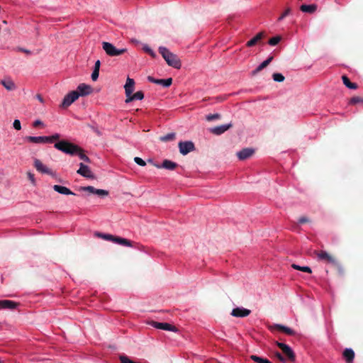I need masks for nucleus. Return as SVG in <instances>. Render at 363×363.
Here are the masks:
<instances>
[{"label":"nucleus","mask_w":363,"mask_h":363,"mask_svg":"<svg viewBox=\"0 0 363 363\" xmlns=\"http://www.w3.org/2000/svg\"><path fill=\"white\" fill-rule=\"evenodd\" d=\"M276 345L277 347L281 350L283 353L287 357L288 359L291 362H294L296 359V355L291 348L282 342H276Z\"/></svg>","instance_id":"nucleus-7"},{"label":"nucleus","mask_w":363,"mask_h":363,"mask_svg":"<svg viewBox=\"0 0 363 363\" xmlns=\"http://www.w3.org/2000/svg\"><path fill=\"white\" fill-rule=\"evenodd\" d=\"M135 82L133 79L128 77L124 86L126 97L130 95L134 91Z\"/></svg>","instance_id":"nucleus-20"},{"label":"nucleus","mask_w":363,"mask_h":363,"mask_svg":"<svg viewBox=\"0 0 363 363\" xmlns=\"http://www.w3.org/2000/svg\"><path fill=\"white\" fill-rule=\"evenodd\" d=\"M37 99L41 102V103H43L44 100L43 99V97L40 95V94H38L36 96Z\"/></svg>","instance_id":"nucleus-54"},{"label":"nucleus","mask_w":363,"mask_h":363,"mask_svg":"<svg viewBox=\"0 0 363 363\" xmlns=\"http://www.w3.org/2000/svg\"><path fill=\"white\" fill-rule=\"evenodd\" d=\"M300 9L303 12L313 13L317 10L316 4H303L301 6Z\"/></svg>","instance_id":"nucleus-26"},{"label":"nucleus","mask_w":363,"mask_h":363,"mask_svg":"<svg viewBox=\"0 0 363 363\" xmlns=\"http://www.w3.org/2000/svg\"><path fill=\"white\" fill-rule=\"evenodd\" d=\"M102 48L106 55L111 57L118 56L127 52L126 48L117 49L113 44L108 42H103Z\"/></svg>","instance_id":"nucleus-4"},{"label":"nucleus","mask_w":363,"mask_h":363,"mask_svg":"<svg viewBox=\"0 0 363 363\" xmlns=\"http://www.w3.org/2000/svg\"><path fill=\"white\" fill-rule=\"evenodd\" d=\"M79 96L77 91H72L68 93L63 99L61 107L66 108L74 102Z\"/></svg>","instance_id":"nucleus-6"},{"label":"nucleus","mask_w":363,"mask_h":363,"mask_svg":"<svg viewBox=\"0 0 363 363\" xmlns=\"http://www.w3.org/2000/svg\"><path fill=\"white\" fill-rule=\"evenodd\" d=\"M19 305L18 303L11 300H1L0 301V309L9 308L14 309Z\"/></svg>","instance_id":"nucleus-19"},{"label":"nucleus","mask_w":363,"mask_h":363,"mask_svg":"<svg viewBox=\"0 0 363 363\" xmlns=\"http://www.w3.org/2000/svg\"><path fill=\"white\" fill-rule=\"evenodd\" d=\"M149 163L152 164L155 167L160 169L164 168L168 170H174L178 167V164L169 160H164L162 164L154 163L152 160H148Z\"/></svg>","instance_id":"nucleus-9"},{"label":"nucleus","mask_w":363,"mask_h":363,"mask_svg":"<svg viewBox=\"0 0 363 363\" xmlns=\"http://www.w3.org/2000/svg\"><path fill=\"white\" fill-rule=\"evenodd\" d=\"M147 80L150 82L162 85L164 87H169L172 84V78L157 79H155L153 77L148 76Z\"/></svg>","instance_id":"nucleus-14"},{"label":"nucleus","mask_w":363,"mask_h":363,"mask_svg":"<svg viewBox=\"0 0 363 363\" xmlns=\"http://www.w3.org/2000/svg\"><path fill=\"white\" fill-rule=\"evenodd\" d=\"M27 175H28V178L29 179V180L31 182V183L35 185V177H34V174H32L31 172H28L27 173Z\"/></svg>","instance_id":"nucleus-46"},{"label":"nucleus","mask_w":363,"mask_h":363,"mask_svg":"<svg viewBox=\"0 0 363 363\" xmlns=\"http://www.w3.org/2000/svg\"><path fill=\"white\" fill-rule=\"evenodd\" d=\"M263 69L264 68L262 67H261V65H259L255 70L252 71V74L253 75L257 74L258 72L262 71Z\"/></svg>","instance_id":"nucleus-50"},{"label":"nucleus","mask_w":363,"mask_h":363,"mask_svg":"<svg viewBox=\"0 0 363 363\" xmlns=\"http://www.w3.org/2000/svg\"><path fill=\"white\" fill-rule=\"evenodd\" d=\"M53 189L61 194H65V195H75L74 193H73L70 189H69L68 188L65 187V186H60V185H54L53 186Z\"/></svg>","instance_id":"nucleus-24"},{"label":"nucleus","mask_w":363,"mask_h":363,"mask_svg":"<svg viewBox=\"0 0 363 363\" xmlns=\"http://www.w3.org/2000/svg\"><path fill=\"white\" fill-rule=\"evenodd\" d=\"M77 173L88 179H95V176L90 168L82 162L79 164V169L77 171Z\"/></svg>","instance_id":"nucleus-12"},{"label":"nucleus","mask_w":363,"mask_h":363,"mask_svg":"<svg viewBox=\"0 0 363 363\" xmlns=\"http://www.w3.org/2000/svg\"><path fill=\"white\" fill-rule=\"evenodd\" d=\"M17 49H18V51L24 52V53H26L27 55H30L31 54V52L29 50H27V49H25V48H18Z\"/></svg>","instance_id":"nucleus-49"},{"label":"nucleus","mask_w":363,"mask_h":363,"mask_svg":"<svg viewBox=\"0 0 363 363\" xmlns=\"http://www.w3.org/2000/svg\"><path fill=\"white\" fill-rule=\"evenodd\" d=\"M250 358L256 363H267V361L268 360L267 358H263L255 354L251 355Z\"/></svg>","instance_id":"nucleus-32"},{"label":"nucleus","mask_w":363,"mask_h":363,"mask_svg":"<svg viewBox=\"0 0 363 363\" xmlns=\"http://www.w3.org/2000/svg\"><path fill=\"white\" fill-rule=\"evenodd\" d=\"M251 313V311L245 308H235L233 309L231 315L234 317L244 318L248 316Z\"/></svg>","instance_id":"nucleus-15"},{"label":"nucleus","mask_w":363,"mask_h":363,"mask_svg":"<svg viewBox=\"0 0 363 363\" xmlns=\"http://www.w3.org/2000/svg\"><path fill=\"white\" fill-rule=\"evenodd\" d=\"M80 190L83 191H88L90 194H94L96 189L94 186H81Z\"/></svg>","instance_id":"nucleus-38"},{"label":"nucleus","mask_w":363,"mask_h":363,"mask_svg":"<svg viewBox=\"0 0 363 363\" xmlns=\"http://www.w3.org/2000/svg\"><path fill=\"white\" fill-rule=\"evenodd\" d=\"M227 99L226 96H217L216 98V102H221Z\"/></svg>","instance_id":"nucleus-53"},{"label":"nucleus","mask_w":363,"mask_h":363,"mask_svg":"<svg viewBox=\"0 0 363 363\" xmlns=\"http://www.w3.org/2000/svg\"><path fill=\"white\" fill-rule=\"evenodd\" d=\"M314 254L316 255L318 260L323 261L333 265H337L338 264L336 259L326 251H315Z\"/></svg>","instance_id":"nucleus-5"},{"label":"nucleus","mask_w":363,"mask_h":363,"mask_svg":"<svg viewBox=\"0 0 363 363\" xmlns=\"http://www.w3.org/2000/svg\"><path fill=\"white\" fill-rule=\"evenodd\" d=\"M100 65H101V62L100 60H97L96 62H95V65H94V70H98L99 71V69H100Z\"/></svg>","instance_id":"nucleus-52"},{"label":"nucleus","mask_w":363,"mask_h":363,"mask_svg":"<svg viewBox=\"0 0 363 363\" xmlns=\"http://www.w3.org/2000/svg\"><path fill=\"white\" fill-rule=\"evenodd\" d=\"M149 325H150L151 326H152L155 328L160 329V330H169V331H173V332L177 331V329L174 325H172L167 323H159V322L152 320V321L149 322Z\"/></svg>","instance_id":"nucleus-11"},{"label":"nucleus","mask_w":363,"mask_h":363,"mask_svg":"<svg viewBox=\"0 0 363 363\" xmlns=\"http://www.w3.org/2000/svg\"><path fill=\"white\" fill-rule=\"evenodd\" d=\"M33 127L36 128V127H38L40 125H43V122L41 121L36 120V121H35L33 122Z\"/></svg>","instance_id":"nucleus-51"},{"label":"nucleus","mask_w":363,"mask_h":363,"mask_svg":"<svg viewBox=\"0 0 363 363\" xmlns=\"http://www.w3.org/2000/svg\"><path fill=\"white\" fill-rule=\"evenodd\" d=\"M13 126L16 130H20L21 129V125L20 121L18 119L14 120Z\"/></svg>","instance_id":"nucleus-44"},{"label":"nucleus","mask_w":363,"mask_h":363,"mask_svg":"<svg viewBox=\"0 0 363 363\" xmlns=\"http://www.w3.org/2000/svg\"><path fill=\"white\" fill-rule=\"evenodd\" d=\"M342 82L343 84L349 89H357L358 86L356 83L351 82L350 79L346 76L343 75L342 77Z\"/></svg>","instance_id":"nucleus-28"},{"label":"nucleus","mask_w":363,"mask_h":363,"mask_svg":"<svg viewBox=\"0 0 363 363\" xmlns=\"http://www.w3.org/2000/svg\"><path fill=\"white\" fill-rule=\"evenodd\" d=\"M275 357L281 362H284L285 361V358L283 357V355L279 352H275L274 354Z\"/></svg>","instance_id":"nucleus-48"},{"label":"nucleus","mask_w":363,"mask_h":363,"mask_svg":"<svg viewBox=\"0 0 363 363\" xmlns=\"http://www.w3.org/2000/svg\"><path fill=\"white\" fill-rule=\"evenodd\" d=\"M233 127L231 123L213 127L209 129L210 133L216 135H220Z\"/></svg>","instance_id":"nucleus-13"},{"label":"nucleus","mask_w":363,"mask_h":363,"mask_svg":"<svg viewBox=\"0 0 363 363\" xmlns=\"http://www.w3.org/2000/svg\"><path fill=\"white\" fill-rule=\"evenodd\" d=\"M221 118V115L220 113H213V114H208L206 116V119L208 121H213L216 120H219Z\"/></svg>","instance_id":"nucleus-33"},{"label":"nucleus","mask_w":363,"mask_h":363,"mask_svg":"<svg viewBox=\"0 0 363 363\" xmlns=\"http://www.w3.org/2000/svg\"><path fill=\"white\" fill-rule=\"evenodd\" d=\"M48 138L47 143H52L55 140H58L60 138V135L59 133H55L50 136H46Z\"/></svg>","instance_id":"nucleus-36"},{"label":"nucleus","mask_w":363,"mask_h":363,"mask_svg":"<svg viewBox=\"0 0 363 363\" xmlns=\"http://www.w3.org/2000/svg\"><path fill=\"white\" fill-rule=\"evenodd\" d=\"M76 91H78L79 96H87L92 92V87L86 84H80Z\"/></svg>","instance_id":"nucleus-18"},{"label":"nucleus","mask_w":363,"mask_h":363,"mask_svg":"<svg viewBox=\"0 0 363 363\" xmlns=\"http://www.w3.org/2000/svg\"><path fill=\"white\" fill-rule=\"evenodd\" d=\"M159 52L169 66L175 69H180L182 63L177 55L170 52L167 48L162 46L159 48Z\"/></svg>","instance_id":"nucleus-1"},{"label":"nucleus","mask_w":363,"mask_h":363,"mask_svg":"<svg viewBox=\"0 0 363 363\" xmlns=\"http://www.w3.org/2000/svg\"><path fill=\"white\" fill-rule=\"evenodd\" d=\"M290 13H291V9L290 8H287L284 11V13L279 17L278 21H280L283 20L286 16L289 15Z\"/></svg>","instance_id":"nucleus-41"},{"label":"nucleus","mask_w":363,"mask_h":363,"mask_svg":"<svg viewBox=\"0 0 363 363\" xmlns=\"http://www.w3.org/2000/svg\"><path fill=\"white\" fill-rule=\"evenodd\" d=\"M273 59H274L273 56L269 57L266 60L263 61L260 64L261 67H262L263 68L267 67L269 65V63L272 61Z\"/></svg>","instance_id":"nucleus-40"},{"label":"nucleus","mask_w":363,"mask_h":363,"mask_svg":"<svg viewBox=\"0 0 363 363\" xmlns=\"http://www.w3.org/2000/svg\"><path fill=\"white\" fill-rule=\"evenodd\" d=\"M346 363H352L354 359V352L350 348H346L342 353Z\"/></svg>","instance_id":"nucleus-21"},{"label":"nucleus","mask_w":363,"mask_h":363,"mask_svg":"<svg viewBox=\"0 0 363 363\" xmlns=\"http://www.w3.org/2000/svg\"><path fill=\"white\" fill-rule=\"evenodd\" d=\"M281 39V36L277 35L275 37L270 38L268 43L270 45L274 46L280 42Z\"/></svg>","instance_id":"nucleus-35"},{"label":"nucleus","mask_w":363,"mask_h":363,"mask_svg":"<svg viewBox=\"0 0 363 363\" xmlns=\"http://www.w3.org/2000/svg\"><path fill=\"white\" fill-rule=\"evenodd\" d=\"M310 220L309 219L306 217V216H302L299 219H298V223L300 224H303V223H308Z\"/></svg>","instance_id":"nucleus-47"},{"label":"nucleus","mask_w":363,"mask_h":363,"mask_svg":"<svg viewBox=\"0 0 363 363\" xmlns=\"http://www.w3.org/2000/svg\"><path fill=\"white\" fill-rule=\"evenodd\" d=\"M33 165L39 172L49 174L53 177L55 176V173L47 166L44 165L43 162L38 159L34 160Z\"/></svg>","instance_id":"nucleus-10"},{"label":"nucleus","mask_w":363,"mask_h":363,"mask_svg":"<svg viewBox=\"0 0 363 363\" xmlns=\"http://www.w3.org/2000/svg\"><path fill=\"white\" fill-rule=\"evenodd\" d=\"M95 235L98 238H101L105 240L111 241L114 243L118 244L120 245L125 246V247H133V242L128 240L126 238H123L121 237L113 235L111 234H104L101 233H96Z\"/></svg>","instance_id":"nucleus-3"},{"label":"nucleus","mask_w":363,"mask_h":363,"mask_svg":"<svg viewBox=\"0 0 363 363\" xmlns=\"http://www.w3.org/2000/svg\"><path fill=\"white\" fill-rule=\"evenodd\" d=\"M176 134L174 133H170L165 135L161 136L160 140L162 142L172 141L175 139Z\"/></svg>","instance_id":"nucleus-29"},{"label":"nucleus","mask_w":363,"mask_h":363,"mask_svg":"<svg viewBox=\"0 0 363 363\" xmlns=\"http://www.w3.org/2000/svg\"><path fill=\"white\" fill-rule=\"evenodd\" d=\"M24 140L32 143H47L48 138L46 136H26Z\"/></svg>","instance_id":"nucleus-17"},{"label":"nucleus","mask_w":363,"mask_h":363,"mask_svg":"<svg viewBox=\"0 0 363 363\" xmlns=\"http://www.w3.org/2000/svg\"><path fill=\"white\" fill-rule=\"evenodd\" d=\"M76 155H78L82 160L86 162L89 163L91 162L90 159L84 154V150L82 147H80V151L77 152Z\"/></svg>","instance_id":"nucleus-31"},{"label":"nucleus","mask_w":363,"mask_h":363,"mask_svg":"<svg viewBox=\"0 0 363 363\" xmlns=\"http://www.w3.org/2000/svg\"><path fill=\"white\" fill-rule=\"evenodd\" d=\"M99 71L94 69V71L91 74V79L93 81H96L99 77Z\"/></svg>","instance_id":"nucleus-45"},{"label":"nucleus","mask_w":363,"mask_h":363,"mask_svg":"<svg viewBox=\"0 0 363 363\" xmlns=\"http://www.w3.org/2000/svg\"><path fill=\"white\" fill-rule=\"evenodd\" d=\"M132 42L133 43H139V41L138 40H135V39L132 40Z\"/></svg>","instance_id":"nucleus-55"},{"label":"nucleus","mask_w":363,"mask_h":363,"mask_svg":"<svg viewBox=\"0 0 363 363\" xmlns=\"http://www.w3.org/2000/svg\"><path fill=\"white\" fill-rule=\"evenodd\" d=\"M255 153V150L252 148H244L237 152V156L240 160H245L250 158Z\"/></svg>","instance_id":"nucleus-16"},{"label":"nucleus","mask_w":363,"mask_h":363,"mask_svg":"<svg viewBox=\"0 0 363 363\" xmlns=\"http://www.w3.org/2000/svg\"><path fill=\"white\" fill-rule=\"evenodd\" d=\"M291 267L294 269H295L296 270L301 271V272H307V273H311L312 272L311 269L309 267H301V266L297 265L296 264H293L291 265Z\"/></svg>","instance_id":"nucleus-30"},{"label":"nucleus","mask_w":363,"mask_h":363,"mask_svg":"<svg viewBox=\"0 0 363 363\" xmlns=\"http://www.w3.org/2000/svg\"><path fill=\"white\" fill-rule=\"evenodd\" d=\"M144 98V94L142 91H138L133 94H130L127 96L125 99V103H130L135 100H142Z\"/></svg>","instance_id":"nucleus-23"},{"label":"nucleus","mask_w":363,"mask_h":363,"mask_svg":"<svg viewBox=\"0 0 363 363\" xmlns=\"http://www.w3.org/2000/svg\"><path fill=\"white\" fill-rule=\"evenodd\" d=\"M143 50H144V52L150 55L152 57H156V53L147 45H144L143 47Z\"/></svg>","instance_id":"nucleus-34"},{"label":"nucleus","mask_w":363,"mask_h":363,"mask_svg":"<svg viewBox=\"0 0 363 363\" xmlns=\"http://www.w3.org/2000/svg\"><path fill=\"white\" fill-rule=\"evenodd\" d=\"M54 147L57 150L72 156L76 155L77 152L80 151L79 146L65 140L56 143Z\"/></svg>","instance_id":"nucleus-2"},{"label":"nucleus","mask_w":363,"mask_h":363,"mask_svg":"<svg viewBox=\"0 0 363 363\" xmlns=\"http://www.w3.org/2000/svg\"><path fill=\"white\" fill-rule=\"evenodd\" d=\"M95 194L100 196H106L108 195V191L104 189H96Z\"/></svg>","instance_id":"nucleus-39"},{"label":"nucleus","mask_w":363,"mask_h":363,"mask_svg":"<svg viewBox=\"0 0 363 363\" xmlns=\"http://www.w3.org/2000/svg\"><path fill=\"white\" fill-rule=\"evenodd\" d=\"M134 161L136 164H138L140 166L144 167L146 165V162L140 157H135L134 158Z\"/></svg>","instance_id":"nucleus-42"},{"label":"nucleus","mask_w":363,"mask_h":363,"mask_svg":"<svg viewBox=\"0 0 363 363\" xmlns=\"http://www.w3.org/2000/svg\"><path fill=\"white\" fill-rule=\"evenodd\" d=\"M272 78L275 82H281L284 80V77L280 73H274Z\"/></svg>","instance_id":"nucleus-37"},{"label":"nucleus","mask_w":363,"mask_h":363,"mask_svg":"<svg viewBox=\"0 0 363 363\" xmlns=\"http://www.w3.org/2000/svg\"><path fill=\"white\" fill-rule=\"evenodd\" d=\"M1 84L8 91H12V90L16 89V84L11 79H6L1 80Z\"/></svg>","instance_id":"nucleus-27"},{"label":"nucleus","mask_w":363,"mask_h":363,"mask_svg":"<svg viewBox=\"0 0 363 363\" xmlns=\"http://www.w3.org/2000/svg\"><path fill=\"white\" fill-rule=\"evenodd\" d=\"M272 329H275V330H280L289 335H295V332L294 330H293L292 329H291L290 328H288L286 326H284V325H279V324H275L272 327Z\"/></svg>","instance_id":"nucleus-22"},{"label":"nucleus","mask_w":363,"mask_h":363,"mask_svg":"<svg viewBox=\"0 0 363 363\" xmlns=\"http://www.w3.org/2000/svg\"><path fill=\"white\" fill-rule=\"evenodd\" d=\"M362 99H363V98H361V97H359V96H354V97H352L350 99V104H356L357 103L362 102Z\"/></svg>","instance_id":"nucleus-43"},{"label":"nucleus","mask_w":363,"mask_h":363,"mask_svg":"<svg viewBox=\"0 0 363 363\" xmlns=\"http://www.w3.org/2000/svg\"><path fill=\"white\" fill-rule=\"evenodd\" d=\"M179 149L182 155H186L195 150V145L191 141H181L179 143Z\"/></svg>","instance_id":"nucleus-8"},{"label":"nucleus","mask_w":363,"mask_h":363,"mask_svg":"<svg viewBox=\"0 0 363 363\" xmlns=\"http://www.w3.org/2000/svg\"><path fill=\"white\" fill-rule=\"evenodd\" d=\"M264 33L262 32L257 33L253 38L247 41L246 45L247 47H252L255 45L259 40L262 39Z\"/></svg>","instance_id":"nucleus-25"}]
</instances>
